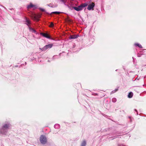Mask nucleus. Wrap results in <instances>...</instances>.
<instances>
[{
	"label": "nucleus",
	"mask_w": 146,
	"mask_h": 146,
	"mask_svg": "<svg viewBox=\"0 0 146 146\" xmlns=\"http://www.w3.org/2000/svg\"><path fill=\"white\" fill-rule=\"evenodd\" d=\"M40 10L42 11H44V9H42V8H40Z\"/></svg>",
	"instance_id": "412c9836"
},
{
	"label": "nucleus",
	"mask_w": 146,
	"mask_h": 146,
	"mask_svg": "<svg viewBox=\"0 0 146 146\" xmlns=\"http://www.w3.org/2000/svg\"><path fill=\"white\" fill-rule=\"evenodd\" d=\"M33 16L34 17V18L35 19H38V18L39 17V16H37V15L35 14L33 15Z\"/></svg>",
	"instance_id": "dca6fc26"
},
{
	"label": "nucleus",
	"mask_w": 146,
	"mask_h": 146,
	"mask_svg": "<svg viewBox=\"0 0 146 146\" xmlns=\"http://www.w3.org/2000/svg\"><path fill=\"white\" fill-rule=\"evenodd\" d=\"M33 7H34L35 8H36V5H34L32 3H30L29 5H28L27 6V8L28 9Z\"/></svg>",
	"instance_id": "0eeeda50"
},
{
	"label": "nucleus",
	"mask_w": 146,
	"mask_h": 146,
	"mask_svg": "<svg viewBox=\"0 0 146 146\" xmlns=\"http://www.w3.org/2000/svg\"><path fill=\"white\" fill-rule=\"evenodd\" d=\"M117 90V89H115L112 92V93H115L116 91Z\"/></svg>",
	"instance_id": "aec40b11"
},
{
	"label": "nucleus",
	"mask_w": 146,
	"mask_h": 146,
	"mask_svg": "<svg viewBox=\"0 0 146 146\" xmlns=\"http://www.w3.org/2000/svg\"><path fill=\"white\" fill-rule=\"evenodd\" d=\"M25 20L26 22V24L28 26V27L29 28V27H30L29 25L31 23V22L27 18H25Z\"/></svg>",
	"instance_id": "6e6552de"
},
{
	"label": "nucleus",
	"mask_w": 146,
	"mask_h": 146,
	"mask_svg": "<svg viewBox=\"0 0 146 146\" xmlns=\"http://www.w3.org/2000/svg\"><path fill=\"white\" fill-rule=\"evenodd\" d=\"M60 1H61L64 3H65V0H60Z\"/></svg>",
	"instance_id": "4be33fe9"
},
{
	"label": "nucleus",
	"mask_w": 146,
	"mask_h": 146,
	"mask_svg": "<svg viewBox=\"0 0 146 146\" xmlns=\"http://www.w3.org/2000/svg\"><path fill=\"white\" fill-rule=\"evenodd\" d=\"M72 8L74 9L75 10H76L77 11H81L82 9V7H81V5H80V6H78L77 7H72Z\"/></svg>",
	"instance_id": "39448f33"
},
{
	"label": "nucleus",
	"mask_w": 146,
	"mask_h": 146,
	"mask_svg": "<svg viewBox=\"0 0 146 146\" xmlns=\"http://www.w3.org/2000/svg\"><path fill=\"white\" fill-rule=\"evenodd\" d=\"M87 5L88 4L86 3H84L81 5L82 7V8L85 7L87 6Z\"/></svg>",
	"instance_id": "4468645a"
},
{
	"label": "nucleus",
	"mask_w": 146,
	"mask_h": 146,
	"mask_svg": "<svg viewBox=\"0 0 146 146\" xmlns=\"http://www.w3.org/2000/svg\"><path fill=\"white\" fill-rule=\"evenodd\" d=\"M53 44H49L48 45H45L42 48H40V49L42 51H44L46 50H47L48 48H51Z\"/></svg>",
	"instance_id": "7ed1b4c3"
},
{
	"label": "nucleus",
	"mask_w": 146,
	"mask_h": 146,
	"mask_svg": "<svg viewBox=\"0 0 146 146\" xmlns=\"http://www.w3.org/2000/svg\"><path fill=\"white\" fill-rule=\"evenodd\" d=\"M40 35L44 37H46L47 38L50 39V37L47 33H40Z\"/></svg>",
	"instance_id": "423d86ee"
},
{
	"label": "nucleus",
	"mask_w": 146,
	"mask_h": 146,
	"mask_svg": "<svg viewBox=\"0 0 146 146\" xmlns=\"http://www.w3.org/2000/svg\"><path fill=\"white\" fill-rule=\"evenodd\" d=\"M77 37V36L76 35H71L70 36L69 38L70 39H76Z\"/></svg>",
	"instance_id": "1a4fd4ad"
},
{
	"label": "nucleus",
	"mask_w": 146,
	"mask_h": 146,
	"mask_svg": "<svg viewBox=\"0 0 146 146\" xmlns=\"http://www.w3.org/2000/svg\"><path fill=\"white\" fill-rule=\"evenodd\" d=\"M95 6L94 3H92L91 4L89 5L87 7V9L88 10H90L92 9H94V7Z\"/></svg>",
	"instance_id": "20e7f679"
},
{
	"label": "nucleus",
	"mask_w": 146,
	"mask_h": 146,
	"mask_svg": "<svg viewBox=\"0 0 146 146\" xmlns=\"http://www.w3.org/2000/svg\"><path fill=\"white\" fill-rule=\"evenodd\" d=\"M54 127L55 129H58L60 128V125L58 124H56L54 125Z\"/></svg>",
	"instance_id": "f8f14e48"
},
{
	"label": "nucleus",
	"mask_w": 146,
	"mask_h": 146,
	"mask_svg": "<svg viewBox=\"0 0 146 146\" xmlns=\"http://www.w3.org/2000/svg\"><path fill=\"white\" fill-rule=\"evenodd\" d=\"M69 7V8H70V9H71V7Z\"/></svg>",
	"instance_id": "b1692460"
},
{
	"label": "nucleus",
	"mask_w": 146,
	"mask_h": 146,
	"mask_svg": "<svg viewBox=\"0 0 146 146\" xmlns=\"http://www.w3.org/2000/svg\"><path fill=\"white\" fill-rule=\"evenodd\" d=\"M135 45L136 46H138L140 48H142V46L140 44L138 43H136L135 44Z\"/></svg>",
	"instance_id": "9b49d317"
},
{
	"label": "nucleus",
	"mask_w": 146,
	"mask_h": 146,
	"mask_svg": "<svg viewBox=\"0 0 146 146\" xmlns=\"http://www.w3.org/2000/svg\"><path fill=\"white\" fill-rule=\"evenodd\" d=\"M54 56L53 57V59H54V58L55 57V56Z\"/></svg>",
	"instance_id": "5701e85b"
},
{
	"label": "nucleus",
	"mask_w": 146,
	"mask_h": 146,
	"mask_svg": "<svg viewBox=\"0 0 146 146\" xmlns=\"http://www.w3.org/2000/svg\"><path fill=\"white\" fill-rule=\"evenodd\" d=\"M60 12L55 11L51 13H54L55 14H58L60 13Z\"/></svg>",
	"instance_id": "f3484780"
},
{
	"label": "nucleus",
	"mask_w": 146,
	"mask_h": 146,
	"mask_svg": "<svg viewBox=\"0 0 146 146\" xmlns=\"http://www.w3.org/2000/svg\"><path fill=\"white\" fill-rule=\"evenodd\" d=\"M86 142L85 141H84L81 144V146H86Z\"/></svg>",
	"instance_id": "2eb2a0df"
},
{
	"label": "nucleus",
	"mask_w": 146,
	"mask_h": 146,
	"mask_svg": "<svg viewBox=\"0 0 146 146\" xmlns=\"http://www.w3.org/2000/svg\"><path fill=\"white\" fill-rule=\"evenodd\" d=\"M29 29L30 31H32V32H33L35 33H36V31L33 29V28L29 27Z\"/></svg>",
	"instance_id": "ddd939ff"
},
{
	"label": "nucleus",
	"mask_w": 146,
	"mask_h": 146,
	"mask_svg": "<svg viewBox=\"0 0 146 146\" xmlns=\"http://www.w3.org/2000/svg\"><path fill=\"white\" fill-rule=\"evenodd\" d=\"M10 127L11 125L9 124L4 125L0 129V133L3 134H6L7 133L8 129Z\"/></svg>",
	"instance_id": "f257e3e1"
},
{
	"label": "nucleus",
	"mask_w": 146,
	"mask_h": 146,
	"mask_svg": "<svg viewBox=\"0 0 146 146\" xmlns=\"http://www.w3.org/2000/svg\"><path fill=\"white\" fill-rule=\"evenodd\" d=\"M54 25L53 23H51L49 25V26L50 27H52L54 26Z\"/></svg>",
	"instance_id": "6ab92c4d"
},
{
	"label": "nucleus",
	"mask_w": 146,
	"mask_h": 146,
	"mask_svg": "<svg viewBox=\"0 0 146 146\" xmlns=\"http://www.w3.org/2000/svg\"><path fill=\"white\" fill-rule=\"evenodd\" d=\"M40 140L41 143L43 144H45L47 141V139L46 137L43 135L40 136Z\"/></svg>",
	"instance_id": "f03ea898"
},
{
	"label": "nucleus",
	"mask_w": 146,
	"mask_h": 146,
	"mask_svg": "<svg viewBox=\"0 0 146 146\" xmlns=\"http://www.w3.org/2000/svg\"><path fill=\"white\" fill-rule=\"evenodd\" d=\"M117 100L115 98H113L112 99V101L113 102H116Z\"/></svg>",
	"instance_id": "a211bd4d"
},
{
	"label": "nucleus",
	"mask_w": 146,
	"mask_h": 146,
	"mask_svg": "<svg viewBox=\"0 0 146 146\" xmlns=\"http://www.w3.org/2000/svg\"><path fill=\"white\" fill-rule=\"evenodd\" d=\"M133 96V93L132 92H131L129 93L128 95V97L129 98H131Z\"/></svg>",
	"instance_id": "9d476101"
}]
</instances>
